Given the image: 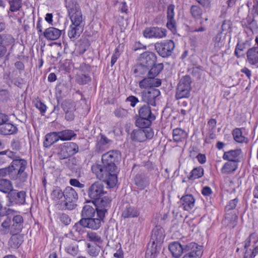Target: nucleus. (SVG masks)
Returning a JSON list of instances; mask_svg holds the SVG:
<instances>
[{
  "label": "nucleus",
  "instance_id": "obj_1",
  "mask_svg": "<svg viewBox=\"0 0 258 258\" xmlns=\"http://www.w3.org/2000/svg\"><path fill=\"white\" fill-rule=\"evenodd\" d=\"M120 157L118 151L110 150L102 155V165L96 164L92 166V171L97 178L105 182L109 188L114 187L117 182V167L115 163Z\"/></svg>",
  "mask_w": 258,
  "mask_h": 258
},
{
  "label": "nucleus",
  "instance_id": "obj_2",
  "mask_svg": "<svg viewBox=\"0 0 258 258\" xmlns=\"http://www.w3.org/2000/svg\"><path fill=\"white\" fill-rule=\"evenodd\" d=\"M27 165V161L23 159L16 158L10 165L13 173V180H18L24 182L26 181L28 174L25 171Z\"/></svg>",
  "mask_w": 258,
  "mask_h": 258
},
{
  "label": "nucleus",
  "instance_id": "obj_3",
  "mask_svg": "<svg viewBox=\"0 0 258 258\" xmlns=\"http://www.w3.org/2000/svg\"><path fill=\"white\" fill-rule=\"evenodd\" d=\"M192 80L190 76L185 75L181 77L177 85L175 98L176 100L188 98L190 96Z\"/></svg>",
  "mask_w": 258,
  "mask_h": 258
},
{
  "label": "nucleus",
  "instance_id": "obj_4",
  "mask_svg": "<svg viewBox=\"0 0 258 258\" xmlns=\"http://www.w3.org/2000/svg\"><path fill=\"white\" fill-rule=\"evenodd\" d=\"M139 117L136 124L139 127H146L151 125L152 122L156 119L155 115L152 113L150 105L145 104L138 111Z\"/></svg>",
  "mask_w": 258,
  "mask_h": 258
},
{
  "label": "nucleus",
  "instance_id": "obj_5",
  "mask_svg": "<svg viewBox=\"0 0 258 258\" xmlns=\"http://www.w3.org/2000/svg\"><path fill=\"white\" fill-rule=\"evenodd\" d=\"M64 200L59 205V209L72 210L77 206L78 199L77 191L71 186H67L64 189Z\"/></svg>",
  "mask_w": 258,
  "mask_h": 258
},
{
  "label": "nucleus",
  "instance_id": "obj_6",
  "mask_svg": "<svg viewBox=\"0 0 258 258\" xmlns=\"http://www.w3.org/2000/svg\"><path fill=\"white\" fill-rule=\"evenodd\" d=\"M258 236L255 233L250 234L243 242V258H254L258 253Z\"/></svg>",
  "mask_w": 258,
  "mask_h": 258
},
{
  "label": "nucleus",
  "instance_id": "obj_7",
  "mask_svg": "<svg viewBox=\"0 0 258 258\" xmlns=\"http://www.w3.org/2000/svg\"><path fill=\"white\" fill-rule=\"evenodd\" d=\"M104 183L98 181L94 182L88 188L87 193L88 197L92 200V203L100 200L102 196L107 193Z\"/></svg>",
  "mask_w": 258,
  "mask_h": 258
},
{
  "label": "nucleus",
  "instance_id": "obj_8",
  "mask_svg": "<svg viewBox=\"0 0 258 258\" xmlns=\"http://www.w3.org/2000/svg\"><path fill=\"white\" fill-rule=\"evenodd\" d=\"M78 151L79 147L76 143L66 142L59 146L58 156L60 159H65L74 155Z\"/></svg>",
  "mask_w": 258,
  "mask_h": 258
},
{
  "label": "nucleus",
  "instance_id": "obj_9",
  "mask_svg": "<svg viewBox=\"0 0 258 258\" xmlns=\"http://www.w3.org/2000/svg\"><path fill=\"white\" fill-rule=\"evenodd\" d=\"M155 49L159 55L162 57H167L170 56L175 47L173 41L166 40L155 44Z\"/></svg>",
  "mask_w": 258,
  "mask_h": 258
},
{
  "label": "nucleus",
  "instance_id": "obj_10",
  "mask_svg": "<svg viewBox=\"0 0 258 258\" xmlns=\"http://www.w3.org/2000/svg\"><path fill=\"white\" fill-rule=\"evenodd\" d=\"M166 30L165 28L158 27H151L146 28L143 31V35L147 38H164L166 36Z\"/></svg>",
  "mask_w": 258,
  "mask_h": 258
},
{
  "label": "nucleus",
  "instance_id": "obj_11",
  "mask_svg": "<svg viewBox=\"0 0 258 258\" xmlns=\"http://www.w3.org/2000/svg\"><path fill=\"white\" fill-rule=\"evenodd\" d=\"M160 95L159 89L151 88L149 91H144L141 92L142 100L147 103L146 104L156 106V98Z\"/></svg>",
  "mask_w": 258,
  "mask_h": 258
},
{
  "label": "nucleus",
  "instance_id": "obj_12",
  "mask_svg": "<svg viewBox=\"0 0 258 258\" xmlns=\"http://www.w3.org/2000/svg\"><path fill=\"white\" fill-rule=\"evenodd\" d=\"M11 233H21L24 228V220L23 217L18 214H13L10 216Z\"/></svg>",
  "mask_w": 258,
  "mask_h": 258
},
{
  "label": "nucleus",
  "instance_id": "obj_13",
  "mask_svg": "<svg viewBox=\"0 0 258 258\" xmlns=\"http://www.w3.org/2000/svg\"><path fill=\"white\" fill-rule=\"evenodd\" d=\"M111 200L107 197L101 198L93 203L96 204L97 216L105 217V214L110 207Z\"/></svg>",
  "mask_w": 258,
  "mask_h": 258
},
{
  "label": "nucleus",
  "instance_id": "obj_14",
  "mask_svg": "<svg viewBox=\"0 0 258 258\" xmlns=\"http://www.w3.org/2000/svg\"><path fill=\"white\" fill-rule=\"evenodd\" d=\"M99 218H81V223L84 225V228L92 230H98L101 226L104 217L98 216Z\"/></svg>",
  "mask_w": 258,
  "mask_h": 258
},
{
  "label": "nucleus",
  "instance_id": "obj_15",
  "mask_svg": "<svg viewBox=\"0 0 258 258\" xmlns=\"http://www.w3.org/2000/svg\"><path fill=\"white\" fill-rule=\"evenodd\" d=\"M7 197L12 205H22L25 202L26 193L24 191H17L12 189L9 192Z\"/></svg>",
  "mask_w": 258,
  "mask_h": 258
},
{
  "label": "nucleus",
  "instance_id": "obj_16",
  "mask_svg": "<svg viewBox=\"0 0 258 258\" xmlns=\"http://www.w3.org/2000/svg\"><path fill=\"white\" fill-rule=\"evenodd\" d=\"M138 61L150 68L156 63L157 56L153 52L145 51L140 55Z\"/></svg>",
  "mask_w": 258,
  "mask_h": 258
},
{
  "label": "nucleus",
  "instance_id": "obj_17",
  "mask_svg": "<svg viewBox=\"0 0 258 258\" xmlns=\"http://www.w3.org/2000/svg\"><path fill=\"white\" fill-rule=\"evenodd\" d=\"M195 199L191 194H186L183 196L180 199L178 204L179 208H182L184 211H189L195 206Z\"/></svg>",
  "mask_w": 258,
  "mask_h": 258
},
{
  "label": "nucleus",
  "instance_id": "obj_18",
  "mask_svg": "<svg viewBox=\"0 0 258 258\" xmlns=\"http://www.w3.org/2000/svg\"><path fill=\"white\" fill-rule=\"evenodd\" d=\"M164 230L162 228L156 227L153 229L152 232V235L150 243H151L152 246H157L160 245L164 239Z\"/></svg>",
  "mask_w": 258,
  "mask_h": 258
},
{
  "label": "nucleus",
  "instance_id": "obj_19",
  "mask_svg": "<svg viewBox=\"0 0 258 258\" xmlns=\"http://www.w3.org/2000/svg\"><path fill=\"white\" fill-rule=\"evenodd\" d=\"M8 241L9 248L16 249L22 244L24 241V235L21 233H11Z\"/></svg>",
  "mask_w": 258,
  "mask_h": 258
},
{
  "label": "nucleus",
  "instance_id": "obj_20",
  "mask_svg": "<svg viewBox=\"0 0 258 258\" xmlns=\"http://www.w3.org/2000/svg\"><path fill=\"white\" fill-rule=\"evenodd\" d=\"M161 84V81L160 79H156L151 76L143 79L139 83V86L142 89L157 87L160 86Z\"/></svg>",
  "mask_w": 258,
  "mask_h": 258
},
{
  "label": "nucleus",
  "instance_id": "obj_21",
  "mask_svg": "<svg viewBox=\"0 0 258 258\" xmlns=\"http://www.w3.org/2000/svg\"><path fill=\"white\" fill-rule=\"evenodd\" d=\"M241 153V150L240 149L231 150L224 152L222 158L224 160L238 163L239 162V158Z\"/></svg>",
  "mask_w": 258,
  "mask_h": 258
},
{
  "label": "nucleus",
  "instance_id": "obj_22",
  "mask_svg": "<svg viewBox=\"0 0 258 258\" xmlns=\"http://www.w3.org/2000/svg\"><path fill=\"white\" fill-rule=\"evenodd\" d=\"M246 61L250 65L258 64V47L249 48L246 52Z\"/></svg>",
  "mask_w": 258,
  "mask_h": 258
},
{
  "label": "nucleus",
  "instance_id": "obj_23",
  "mask_svg": "<svg viewBox=\"0 0 258 258\" xmlns=\"http://www.w3.org/2000/svg\"><path fill=\"white\" fill-rule=\"evenodd\" d=\"M61 35V30L53 27L46 29L43 32L44 37L48 40H57Z\"/></svg>",
  "mask_w": 258,
  "mask_h": 258
},
{
  "label": "nucleus",
  "instance_id": "obj_24",
  "mask_svg": "<svg viewBox=\"0 0 258 258\" xmlns=\"http://www.w3.org/2000/svg\"><path fill=\"white\" fill-rule=\"evenodd\" d=\"M50 197L59 209V205L61 203H63L62 200L64 198V190H62L59 186H54L51 191Z\"/></svg>",
  "mask_w": 258,
  "mask_h": 258
},
{
  "label": "nucleus",
  "instance_id": "obj_25",
  "mask_svg": "<svg viewBox=\"0 0 258 258\" xmlns=\"http://www.w3.org/2000/svg\"><path fill=\"white\" fill-rule=\"evenodd\" d=\"M184 252H188L194 255H195V253H197L199 255V258H201L203 253V249L202 246L195 242H191L184 246Z\"/></svg>",
  "mask_w": 258,
  "mask_h": 258
},
{
  "label": "nucleus",
  "instance_id": "obj_26",
  "mask_svg": "<svg viewBox=\"0 0 258 258\" xmlns=\"http://www.w3.org/2000/svg\"><path fill=\"white\" fill-rule=\"evenodd\" d=\"M111 142L105 135L100 134V138L97 141L95 150L98 153H102L108 148V145Z\"/></svg>",
  "mask_w": 258,
  "mask_h": 258
},
{
  "label": "nucleus",
  "instance_id": "obj_27",
  "mask_svg": "<svg viewBox=\"0 0 258 258\" xmlns=\"http://www.w3.org/2000/svg\"><path fill=\"white\" fill-rule=\"evenodd\" d=\"M187 133L180 127L174 128L172 131V137L174 142H183L187 139Z\"/></svg>",
  "mask_w": 258,
  "mask_h": 258
},
{
  "label": "nucleus",
  "instance_id": "obj_28",
  "mask_svg": "<svg viewBox=\"0 0 258 258\" xmlns=\"http://www.w3.org/2000/svg\"><path fill=\"white\" fill-rule=\"evenodd\" d=\"M83 30V27L71 25L68 32V36L72 41H75L80 37Z\"/></svg>",
  "mask_w": 258,
  "mask_h": 258
},
{
  "label": "nucleus",
  "instance_id": "obj_29",
  "mask_svg": "<svg viewBox=\"0 0 258 258\" xmlns=\"http://www.w3.org/2000/svg\"><path fill=\"white\" fill-rule=\"evenodd\" d=\"M18 131L17 127L13 123L6 122L0 126V134L7 136L16 134Z\"/></svg>",
  "mask_w": 258,
  "mask_h": 258
},
{
  "label": "nucleus",
  "instance_id": "obj_30",
  "mask_svg": "<svg viewBox=\"0 0 258 258\" xmlns=\"http://www.w3.org/2000/svg\"><path fill=\"white\" fill-rule=\"evenodd\" d=\"M169 250L173 256L178 258L184 252V247H183L178 242H173L168 246Z\"/></svg>",
  "mask_w": 258,
  "mask_h": 258
},
{
  "label": "nucleus",
  "instance_id": "obj_31",
  "mask_svg": "<svg viewBox=\"0 0 258 258\" xmlns=\"http://www.w3.org/2000/svg\"><path fill=\"white\" fill-rule=\"evenodd\" d=\"M69 17L72 22L71 25L84 27L85 18H83L81 11H79L76 13L69 15Z\"/></svg>",
  "mask_w": 258,
  "mask_h": 258
},
{
  "label": "nucleus",
  "instance_id": "obj_32",
  "mask_svg": "<svg viewBox=\"0 0 258 258\" xmlns=\"http://www.w3.org/2000/svg\"><path fill=\"white\" fill-rule=\"evenodd\" d=\"M140 215L139 210L133 206H127L123 211L121 216L124 218H133L138 217Z\"/></svg>",
  "mask_w": 258,
  "mask_h": 258
},
{
  "label": "nucleus",
  "instance_id": "obj_33",
  "mask_svg": "<svg viewBox=\"0 0 258 258\" xmlns=\"http://www.w3.org/2000/svg\"><path fill=\"white\" fill-rule=\"evenodd\" d=\"M58 140H59V139L57 132L48 133L45 136L43 146L45 148H50Z\"/></svg>",
  "mask_w": 258,
  "mask_h": 258
},
{
  "label": "nucleus",
  "instance_id": "obj_34",
  "mask_svg": "<svg viewBox=\"0 0 258 258\" xmlns=\"http://www.w3.org/2000/svg\"><path fill=\"white\" fill-rule=\"evenodd\" d=\"M135 184L138 188L143 190L149 185L150 181L148 178L145 175L139 174L136 176L135 179Z\"/></svg>",
  "mask_w": 258,
  "mask_h": 258
},
{
  "label": "nucleus",
  "instance_id": "obj_35",
  "mask_svg": "<svg viewBox=\"0 0 258 258\" xmlns=\"http://www.w3.org/2000/svg\"><path fill=\"white\" fill-rule=\"evenodd\" d=\"M242 128H235L232 131L233 139L238 143H247L248 139L242 134Z\"/></svg>",
  "mask_w": 258,
  "mask_h": 258
},
{
  "label": "nucleus",
  "instance_id": "obj_36",
  "mask_svg": "<svg viewBox=\"0 0 258 258\" xmlns=\"http://www.w3.org/2000/svg\"><path fill=\"white\" fill-rule=\"evenodd\" d=\"M66 7L68 10L69 16L81 11L80 7L77 0H66Z\"/></svg>",
  "mask_w": 258,
  "mask_h": 258
},
{
  "label": "nucleus",
  "instance_id": "obj_37",
  "mask_svg": "<svg viewBox=\"0 0 258 258\" xmlns=\"http://www.w3.org/2000/svg\"><path fill=\"white\" fill-rule=\"evenodd\" d=\"M150 68L145 65H143L138 61L137 63L134 67V73L137 77H142L148 73L149 74V70Z\"/></svg>",
  "mask_w": 258,
  "mask_h": 258
},
{
  "label": "nucleus",
  "instance_id": "obj_38",
  "mask_svg": "<svg viewBox=\"0 0 258 258\" xmlns=\"http://www.w3.org/2000/svg\"><path fill=\"white\" fill-rule=\"evenodd\" d=\"M57 132L59 139L61 141H69L77 136L74 131L71 130H65Z\"/></svg>",
  "mask_w": 258,
  "mask_h": 258
},
{
  "label": "nucleus",
  "instance_id": "obj_39",
  "mask_svg": "<svg viewBox=\"0 0 258 258\" xmlns=\"http://www.w3.org/2000/svg\"><path fill=\"white\" fill-rule=\"evenodd\" d=\"M238 217L234 212H226L225 215L224 222L227 224L228 225L234 228L236 225Z\"/></svg>",
  "mask_w": 258,
  "mask_h": 258
},
{
  "label": "nucleus",
  "instance_id": "obj_40",
  "mask_svg": "<svg viewBox=\"0 0 258 258\" xmlns=\"http://www.w3.org/2000/svg\"><path fill=\"white\" fill-rule=\"evenodd\" d=\"M86 238L89 241L96 244H100L103 242V239L100 234L93 231L87 232Z\"/></svg>",
  "mask_w": 258,
  "mask_h": 258
},
{
  "label": "nucleus",
  "instance_id": "obj_41",
  "mask_svg": "<svg viewBox=\"0 0 258 258\" xmlns=\"http://www.w3.org/2000/svg\"><path fill=\"white\" fill-rule=\"evenodd\" d=\"M144 131L142 128L134 130L130 135L131 139L134 142H142L144 141Z\"/></svg>",
  "mask_w": 258,
  "mask_h": 258
},
{
  "label": "nucleus",
  "instance_id": "obj_42",
  "mask_svg": "<svg viewBox=\"0 0 258 258\" xmlns=\"http://www.w3.org/2000/svg\"><path fill=\"white\" fill-rule=\"evenodd\" d=\"M237 162L228 161L226 162L221 169L223 173L227 174L233 172L237 168Z\"/></svg>",
  "mask_w": 258,
  "mask_h": 258
},
{
  "label": "nucleus",
  "instance_id": "obj_43",
  "mask_svg": "<svg viewBox=\"0 0 258 258\" xmlns=\"http://www.w3.org/2000/svg\"><path fill=\"white\" fill-rule=\"evenodd\" d=\"M204 169L201 166L194 168L190 172L188 179L190 180H194L202 177L204 175Z\"/></svg>",
  "mask_w": 258,
  "mask_h": 258
},
{
  "label": "nucleus",
  "instance_id": "obj_44",
  "mask_svg": "<svg viewBox=\"0 0 258 258\" xmlns=\"http://www.w3.org/2000/svg\"><path fill=\"white\" fill-rule=\"evenodd\" d=\"M13 188L11 182L6 179H0V191L4 193H9Z\"/></svg>",
  "mask_w": 258,
  "mask_h": 258
},
{
  "label": "nucleus",
  "instance_id": "obj_45",
  "mask_svg": "<svg viewBox=\"0 0 258 258\" xmlns=\"http://www.w3.org/2000/svg\"><path fill=\"white\" fill-rule=\"evenodd\" d=\"M95 213V209L92 206L86 205H85L82 211V218H90L94 217Z\"/></svg>",
  "mask_w": 258,
  "mask_h": 258
},
{
  "label": "nucleus",
  "instance_id": "obj_46",
  "mask_svg": "<svg viewBox=\"0 0 258 258\" xmlns=\"http://www.w3.org/2000/svg\"><path fill=\"white\" fill-rule=\"evenodd\" d=\"M11 222L10 217L4 220L1 224V227L0 228V234L2 235H6L9 232L11 234Z\"/></svg>",
  "mask_w": 258,
  "mask_h": 258
},
{
  "label": "nucleus",
  "instance_id": "obj_47",
  "mask_svg": "<svg viewBox=\"0 0 258 258\" xmlns=\"http://www.w3.org/2000/svg\"><path fill=\"white\" fill-rule=\"evenodd\" d=\"M163 64L162 63H155L149 70V75L153 77L157 76L163 70Z\"/></svg>",
  "mask_w": 258,
  "mask_h": 258
},
{
  "label": "nucleus",
  "instance_id": "obj_48",
  "mask_svg": "<svg viewBox=\"0 0 258 258\" xmlns=\"http://www.w3.org/2000/svg\"><path fill=\"white\" fill-rule=\"evenodd\" d=\"M245 49V43L244 42L240 43L238 42L235 48L234 55L238 58L244 57V54L242 53V52Z\"/></svg>",
  "mask_w": 258,
  "mask_h": 258
},
{
  "label": "nucleus",
  "instance_id": "obj_49",
  "mask_svg": "<svg viewBox=\"0 0 258 258\" xmlns=\"http://www.w3.org/2000/svg\"><path fill=\"white\" fill-rule=\"evenodd\" d=\"M190 12L191 16L196 19L202 18L203 14L202 9L199 6L192 5L190 7Z\"/></svg>",
  "mask_w": 258,
  "mask_h": 258
},
{
  "label": "nucleus",
  "instance_id": "obj_50",
  "mask_svg": "<svg viewBox=\"0 0 258 258\" xmlns=\"http://www.w3.org/2000/svg\"><path fill=\"white\" fill-rule=\"evenodd\" d=\"M65 250L69 254L75 256L78 254L79 251L78 245L75 242H73L66 247Z\"/></svg>",
  "mask_w": 258,
  "mask_h": 258
},
{
  "label": "nucleus",
  "instance_id": "obj_51",
  "mask_svg": "<svg viewBox=\"0 0 258 258\" xmlns=\"http://www.w3.org/2000/svg\"><path fill=\"white\" fill-rule=\"evenodd\" d=\"M2 45L8 47L13 45L15 42V39L10 34H5L2 35Z\"/></svg>",
  "mask_w": 258,
  "mask_h": 258
},
{
  "label": "nucleus",
  "instance_id": "obj_52",
  "mask_svg": "<svg viewBox=\"0 0 258 258\" xmlns=\"http://www.w3.org/2000/svg\"><path fill=\"white\" fill-rule=\"evenodd\" d=\"M10 10L12 12L19 11L22 7L21 0H10Z\"/></svg>",
  "mask_w": 258,
  "mask_h": 258
},
{
  "label": "nucleus",
  "instance_id": "obj_53",
  "mask_svg": "<svg viewBox=\"0 0 258 258\" xmlns=\"http://www.w3.org/2000/svg\"><path fill=\"white\" fill-rule=\"evenodd\" d=\"M246 27L249 29L251 32L255 31L257 30L258 25L257 22L254 19H251L248 18L246 19V22L245 23Z\"/></svg>",
  "mask_w": 258,
  "mask_h": 258
},
{
  "label": "nucleus",
  "instance_id": "obj_54",
  "mask_svg": "<svg viewBox=\"0 0 258 258\" xmlns=\"http://www.w3.org/2000/svg\"><path fill=\"white\" fill-rule=\"evenodd\" d=\"M166 27L169 29L173 33L175 34L176 31V22L174 18H167Z\"/></svg>",
  "mask_w": 258,
  "mask_h": 258
},
{
  "label": "nucleus",
  "instance_id": "obj_55",
  "mask_svg": "<svg viewBox=\"0 0 258 258\" xmlns=\"http://www.w3.org/2000/svg\"><path fill=\"white\" fill-rule=\"evenodd\" d=\"M157 255L156 246L151 245L148 247L145 254V258H156Z\"/></svg>",
  "mask_w": 258,
  "mask_h": 258
},
{
  "label": "nucleus",
  "instance_id": "obj_56",
  "mask_svg": "<svg viewBox=\"0 0 258 258\" xmlns=\"http://www.w3.org/2000/svg\"><path fill=\"white\" fill-rule=\"evenodd\" d=\"M215 47L220 48L224 44L223 39L222 38L221 33H218L213 39Z\"/></svg>",
  "mask_w": 258,
  "mask_h": 258
},
{
  "label": "nucleus",
  "instance_id": "obj_57",
  "mask_svg": "<svg viewBox=\"0 0 258 258\" xmlns=\"http://www.w3.org/2000/svg\"><path fill=\"white\" fill-rule=\"evenodd\" d=\"M238 202L239 200L237 198L230 200L225 208V212H232V210L236 208Z\"/></svg>",
  "mask_w": 258,
  "mask_h": 258
},
{
  "label": "nucleus",
  "instance_id": "obj_58",
  "mask_svg": "<svg viewBox=\"0 0 258 258\" xmlns=\"http://www.w3.org/2000/svg\"><path fill=\"white\" fill-rule=\"evenodd\" d=\"M61 106L64 111H75L76 108L74 102L65 100L62 104Z\"/></svg>",
  "mask_w": 258,
  "mask_h": 258
},
{
  "label": "nucleus",
  "instance_id": "obj_59",
  "mask_svg": "<svg viewBox=\"0 0 258 258\" xmlns=\"http://www.w3.org/2000/svg\"><path fill=\"white\" fill-rule=\"evenodd\" d=\"M87 252L90 256L96 257L99 254V250L96 247L92 246L90 243L87 244Z\"/></svg>",
  "mask_w": 258,
  "mask_h": 258
},
{
  "label": "nucleus",
  "instance_id": "obj_60",
  "mask_svg": "<svg viewBox=\"0 0 258 258\" xmlns=\"http://www.w3.org/2000/svg\"><path fill=\"white\" fill-rule=\"evenodd\" d=\"M9 175L13 179V173L10 165L8 167L0 169V176L5 177Z\"/></svg>",
  "mask_w": 258,
  "mask_h": 258
},
{
  "label": "nucleus",
  "instance_id": "obj_61",
  "mask_svg": "<svg viewBox=\"0 0 258 258\" xmlns=\"http://www.w3.org/2000/svg\"><path fill=\"white\" fill-rule=\"evenodd\" d=\"M149 127V126L146 127H141L142 128H143V130L144 131V141H145L146 139H152L154 136V132L152 129Z\"/></svg>",
  "mask_w": 258,
  "mask_h": 258
},
{
  "label": "nucleus",
  "instance_id": "obj_62",
  "mask_svg": "<svg viewBox=\"0 0 258 258\" xmlns=\"http://www.w3.org/2000/svg\"><path fill=\"white\" fill-rule=\"evenodd\" d=\"M90 80V78L88 75L82 74L78 76L77 78L78 82L80 84H86Z\"/></svg>",
  "mask_w": 258,
  "mask_h": 258
},
{
  "label": "nucleus",
  "instance_id": "obj_63",
  "mask_svg": "<svg viewBox=\"0 0 258 258\" xmlns=\"http://www.w3.org/2000/svg\"><path fill=\"white\" fill-rule=\"evenodd\" d=\"M114 113L117 117H123L127 115V111L122 108H117L115 110Z\"/></svg>",
  "mask_w": 258,
  "mask_h": 258
},
{
  "label": "nucleus",
  "instance_id": "obj_64",
  "mask_svg": "<svg viewBox=\"0 0 258 258\" xmlns=\"http://www.w3.org/2000/svg\"><path fill=\"white\" fill-rule=\"evenodd\" d=\"M81 220L77 223H76L73 227V230L76 232H78L79 234H81L84 233V225L81 223Z\"/></svg>",
  "mask_w": 258,
  "mask_h": 258
}]
</instances>
